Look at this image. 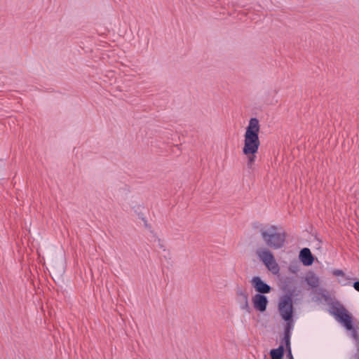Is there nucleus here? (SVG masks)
Returning <instances> with one entry per match:
<instances>
[{"label":"nucleus","mask_w":359,"mask_h":359,"mask_svg":"<svg viewBox=\"0 0 359 359\" xmlns=\"http://www.w3.org/2000/svg\"><path fill=\"white\" fill-rule=\"evenodd\" d=\"M259 120L257 118H251L244 135L243 152L248 156L247 166L250 170L254 169V163L256 160L255 154L258 151L260 145L259 139Z\"/></svg>","instance_id":"obj_1"},{"label":"nucleus","mask_w":359,"mask_h":359,"mask_svg":"<svg viewBox=\"0 0 359 359\" xmlns=\"http://www.w3.org/2000/svg\"><path fill=\"white\" fill-rule=\"evenodd\" d=\"M332 309V313L336 317V319L341 323L347 330L351 331V336L355 341L357 351L355 357L357 359H359V337L356 328L353 325L352 316L342 305L333 306Z\"/></svg>","instance_id":"obj_2"},{"label":"nucleus","mask_w":359,"mask_h":359,"mask_svg":"<svg viewBox=\"0 0 359 359\" xmlns=\"http://www.w3.org/2000/svg\"><path fill=\"white\" fill-rule=\"evenodd\" d=\"M262 238L266 245L273 249H280L285 241V232H278L276 226L271 225L260 230Z\"/></svg>","instance_id":"obj_3"},{"label":"nucleus","mask_w":359,"mask_h":359,"mask_svg":"<svg viewBox=\"0 0 359 359\" xmlns=\"http://www.w3.org/2000/svg\"><path fill=\"white\" fill-rule=\"evenodd\" d=\"M278 311L283 320H290L293 317L292 297L291 293L283 295L279 300Z\"/></svg>","instance_id":"obj_4"},{"label":"nucleus","mask_w":359,"mask_h":359,"mask_svg":"<svg viewBox=\"0 0 359 359\" xmlns=\"http://www.w3.org/2000/svg\"><path fill=\"white\" fill-rule=\"evenodd\" d=\"M257 255L269 271L273 274H277L279 272V266L274 259V256L269 250H260L257 251Z\"/></svg>","instance_id":"obj_5"},{"label":"nucleus","mask_w":359,"mask_h":359,"mask_svg":"<svg viewBox=\"0 0 359 359\" xmlns=\"http://www.w3.org/2000/svg\"><path fill=\"white\" fill-rule=\"evenodd\" d=\"M253 306L256 311L261 313L266 311L269 304V300L266 296L262 294H255L252 297Z\"/></svg>","instance_id":"obj_6"},{"label":"nucleus","mask_w":359,"mask_h":359,"mask_svg":"<svg viewBox=\"0 0 359 359\" xmlns=\"http://www.w3.org/2000/svg\"><path fill=\"white\" fill-rule=\"evenodd\" d=\"M251 283L255 288L257 294H267L271 290V287L269 285L262 280L259 276H255L251 280Z\"/></svg>","instance_id":"obj_7"},{"label":"nucleus","mask_w":359,"mask_h":359,"mask_svg":"<svg viewBox=\"0 0 359 359\" xmlns=\"http://www.w3.org/2000/svg\"><path fill=\"white\" fill-rule=\"evenodd\" d=\"M299 257L304 266H310L314 261L313 256L310 249L307 248L301 250Z\"/></svg>","instance_id":"obj_8"},{"label":"nucleus","mask_w":359,"mask_h":359,"mask_svg":"<svg viewBox=\"0 0 359 359\" xmlns=\"http://www.w3.org/2000/svg\"><path fill=\"white\" fill-rule=\"evenodd\" d=\"M237 294L238 296H243V302L240 301V308L241 310L245 311L248 313L251 312V309L248 304V294L247 292L242 289L237 290Z\"/></svg>","instance_id":"obj_9"},{"label":"nucleus","mask_w":359,"mask_h":359,"mask_svg":"<svg viewBox=\"0 0 359 359\" xmlns=\"http://www.w3.org/2000/svg\"><path fill=\"white\" fill-rule=\"evenodd\" d=\"M285 353V348L283 344H280L277 348H273L270 351V355L271 359H283Z\"/></svg>","instance_id":"obj_10"},{"label":"nucleus","mask_w":359,"mask_h":359,"mask_svg":"<svg viewBox=\"0 0 359 359\" xmlns=\"http://www.w3.org/2000/svg\"><path fill=\"white\" fill-rule=\"evenodd\" d=\"M305 280L306 283L312 288L316 287L318 285V278L314 273L307 275Z\"/></svg>","instance_id":"obj_11"},{"label":"nucleus","mask_w":359,"mask_h":359,"mask_svg":"<svg viewBox=\"0 0 359 359\" xmlns=\"http://www.w3.org/2000/svg\"><path fill=\"white\" fill-rule=\"evenodd\" d=\"M286 324L284 327V334H288L289 335H292V331L294 329V320L293 318H290V320L285 321Z\"/></svg>","instance_id":"obj_12"},{"label":"nucleus","mask_w":359,"mask_h":359,"mask_svg":"<svg viewBox=\"0 0 359 359\" xmlns=\"http://www.w3.org/2000/svg\"><path fill=\"white\" fill-rule=\"evenodd\" d=\"M352 278L344 274V276L338 278V282L343 286L351 285Z\"/></svg>","instance_id":"obj_13"},{"label":"nucleus","mask_w":359,"mask_h":359,"mask_svg":"<svg viewBox=\"0 0 359 359\" xmlns=\"http://www.w3.org/2000/svg\"><path fill=\"white\" fill-rule=\"evenodd\" d=\"M284 336H283V338L282 339V342L283 343H285V346H286V349H287V351L288 352V353L290 354V338H291V335H289L288 334H284Z\"/></svg>","instance_id":"obj_14"},{"label":"nucleus","mask_w":359,"mask_h":359,"mask_svg":"<svg viewBox=\"0 0 359 359\" xmlns=\"http://www.w3.org/2000/svg\"><path fill=\"white\" fill-rule=\"evenodd\" d=\"M151 241L153 242V245L155 248H158L163 250H165L163 241L156 236H154V239L151 240Z\"/></svg>","instance_id":"obj_15"},{"label":"nucleus","mask_w":359,"mask_h":359,"mask_svg":"<svg viewBox=\"0 0 359 359\" xmlns=\"http://www.w3.org/2000/svg\"><path fill=\"white\" fill-rule=\"evenodd\" d=\"M332 273L334 276H337L338 278L339 277H341L342 276H344V272L342 271V270H340V269H335L332 271Z\"/></svg>","instance_id":"obj_16"},{"label":"nucleus","mask_w":359,"mask_h":359,"mask_svg":"<svg viewBox=\"0 0 359 359\" xmlns=\"http://www.w3.org/2000/svg\"><path fill=\"white\" fill-rule=\"evenodd\" d=\"M352 286L353 287V288H354L357 292H359V280H356V281H355V282L353 283Z\"/></svg>","instance_id":"obj_17"},{"label":"nucleus","mask_w":359,"mask_h":359,"mask_svg":"<svg viewBox=\"0 0 359 359\" xmlns=\"http://www.w3.org/2000/svg\"><path fill=\"white\" fill-rule=\"evenodd\" d=\"M287 355L290 358V359H292V358H293L292 355V351L290 350V354L287 353Z\"/></svg>","instance_id":"obj_18"},{"label":"nucleus","mask_w":359,"mask_h":359,"mask_svg":"<svg viewBox=\"0 0 359 359\" xmlns=\"http://www.w3.org/2000/svg\"><path fill=\"white\" fill-rule=\"evenodd\" d=\"M239 297H241V299H240L239 302H240V301L243 302V296H239Z\"/></svg>","instance_id":"obj_19"},{"label":"nucleus","mask_w":359,"mask_h":359,"mask_svg":"<svg viewBox=\"0 0 359 359\" xmlns=\"http://www.w3.org/2000/svg\"><path fill=\"white\" fill-rule=\"evenodd\" d=\"M292 359H294V358H292Z\"/></svg>","instance_id":"obj_20"}]
</instances>
